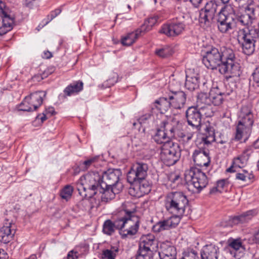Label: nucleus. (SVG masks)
I'll use <instances>...</instances> for the list:
<instances>
[{
    "label": "nucleus",
    "instance_id": "63",
    "mask_svg": "<svg viewBox=\"0 0 259 259\" xmlns=\"http://www.w3.org/2000/svg\"><path fill=\"white\" fill-rule=\"evenodd\" d=\"M202 0H190L193 5L196 7L199 6Z\"/></svg>",
    "mask_w": 259,
    "mask_h": 259
},
{
    "label": "nucleus",
    "instance_id": "23",
    "mask_svg": "<svg viewBox=\"0 0 259 259\" xmlns=\"http://www.w3.org/2000/svg\"><path fill=\"white\" fill-rule=\"evenodd\" d=\"M253 122V115L250 108L246 106H243L240 110L238 123L252 128Z\"/></svg>",
    "mask_w": 259,
    "mask_h": 259
},
{
    "label": "nucleus",
    "instance_id": "47",
    "mask_svg": "<svg viewBox=\"0 0 259 259\" xmlns=\"http://www.w3.org/2000/svg\"><path fill=\"white\" fill-rule=\"evenodd\" d=\"M73 191V189L72 186L67 185L61 190L60 192V196L62 199L68 201L70 199Z\"/></svg>",
    "mask_w": 259,
    "mask_h": 259
},
{
    "label": "nucleus",
    "instance_id": "14",
    "mask_svg": "<svg viewBox=\"0 0 259 259\" xmlns=\"http://www.w3.org/2000/svg\"><path fill=\"white\" fill-rule=\"evenodd\" d=\"M218 6V5L215 1L211 0L207 2L204 9H201L200 12V22L208 25L215 16Z\"/></svg>",
    "mask_w": 259,
    "mask_h": 259
},
{
    "label": "nucleus",
    "instance_id": "50",
    "mask_svg": "<svg viewBox=\"0 0 259 259\" xmlns=\"http://www.w3.org/2000/svg\"><path fill=\"white\" fill-rule=\"evenodd\" d=\"M196 107L198 108L200 113H201V117H210L213 114L210 105H202L196 106Z\"/></svg>",
    "mask_w": 259,
    "mask_h": 259
},
{
    "label": "nucleus",
    "instance_id": "49",
    "mask_svg": "<svg viewBox=\"0 0 259 259\" xmlns=\"http://www.w3.org/2000/svg\"><path fill=\"white\" fill-rule=\"evenodd\" d=\"M76 189L78 191L79 194L82 196V198H88V196L85 192L86 190H88V188H85L84 185V182L83 181H81L80 178L76 183ZM89 197H90V196H89Z\"/></svg>",
    "mask_w": 259,
    "mask_h": 259
},
{
    "label": "nucleus",
    "instance_id": "32",
    "mask_svg": "<svg viewBox=\"0 0 259 259\" xmlns=\"http://www.w3.org/2000/svg\"><path fill=\"white\" fill-rule=\"evenodd\" d=\"M118 224L120 225V214L113 222L110 220L104 222L103 226V233L107 235H111L114 233L115 229L120 231V227H118Z\"/></svg>",
    "mask_w": 259,
    "mask_h": 259
},
{
    "label": "nucleus",
    "instance_id": "39",
    "mask_svg": "<svg viewBox=\"0 0 259 259\" xmlns=\"http://www.w3.org/2000/svg\"><path fill=\"white\" fill-rule=\"evenodd\" d=\"M142 33V32H140V30L139 28L135 32H132L128 33L126 35L122 38V44L124 46H127L132 45L134 42H135L136 40Z\"/></svg>",
    "mask_w": 259,
    "mask_h": 259
},
{
    "label": "nucleus",
    "instance_id": "35",
    "mask_svg": "<svg viewBox=\"0 0 259 259\" xmlns=\"http://www.w3.org/2000/svg\"><path fill=\"white\" fill-rule=\"evenodd\" d=\"M83 89V82L80 81L73 82L66 87L63 91L65 96H71L78 94Z\"/></svg>",
    "mask_w": 259,
    "mask_h": 259
},
{
    "label": "nucleus",
    "instance_id": "19",
    "mask_svg": "<svg viewBox=\"0 0 259 259\" xmlns=\"http://www.w3.org/2000/svg\"><path fill=\"white\" fill-rule=\"evenodd\" d=\"M176 248L169 241L160 243L158 251L160 259H177Z\"/></svg>",
    "mask_w": 259,
    "mask_h": 259
},
{
    "label": "nucleus",
    "instance_id": "25",
    "mask_svg": "<svg viewBox=\"0 0 259 259\" xmlns=\"http://www.w3.org/2000/svg\"><path fill=\"white\" fill-rule=\"evenodd\" d=\"M231 91L229 92H222L220 89L214 88L210 91V99L211 101V105L213 104L214 106H220L226 97L230 95Z\"/></svg>",
    "mask_w": 259,
    "mask_h": 259
},
{
    "label": "nucleus",
    "instance_id": "54",
    "mask_svg": "<svg viewBox=\"0 0 259 259\" xmlns=\"http://www.w3.org/2000/svg\"><path fill=\"white\" fill-rule=\"evenodd\" d=\"M80 255L76 248L72 249L68 252L67 256V259H77Z\"/></svg>",
    "mask_w": 259,
    "mask_h": 259
},
{
    "label": "nucleus",
    "instance_id": "10",
    "mask_svg": "<svg viewBox=\"0 0 259 259\" xmlns=\"http://www.w3.org/2000/svg\"><path fill=\"white\" fill-rule=\"evenodd\" d=\"M148 169L147 163L143 161L135 162L127 174V182L132 184L137 180H142L146 178Z\"/></svg>",
    "mask_w": 259,
    "mask_h": 259
},
{
    "label": "nucleus",
    "instance_id": "28",
    "mask_svg": "<svg viewBox=\"0 0 259 259\" xmlns=\"http://www.w3.org/2000/svg\"><path fill=\"white\" fill-rule=\"evenodd\" d=\"M215 130L209 123L205 124L203 133L202 134L201 141L205 145H209L215 142Z\"/></svg>",
    "mask_w": 259,
    "mask_h": 259
},
{
    "label": "nucleus",
    "instance_id": "37",
    "mask_svg": "<svg viewBox=\"0 0 259 259\" xmlns=\"http://www.w3.org/2000/svg\"><path fill=\"white\" fill-rule=\"evenodd\" d=\"M179 122L172 121V123L169 122H163V128L165 131L167 137L169 140L170 139L175 138L176 137V133L177 131V127H175V124L179 126Z\"/></svg>",
    "mask_w": 259,
    "mask_h": 259
},
{
    "label": "nucleus",
    "instance_id": "34",
    "mask_svg": "<svg viewBox=\"0 0 259 259\" xmlns=\"http://www.w3.org/2000/svg\"><path fill=\"white\" fill-rule=\"evenodd\" d=\"M163 19L164 18H162L158 14H155L153 16L149 18L145 21L143 24L139 28L140 32L145 33L149 31L157 22H161Z\"/></svg>",
    "mask_w": 259,
    "mask_h": 259
},
{
    "label": "nucleus",
    "instance_id": "11",
    "mask_svg": "<svg viewBox=\"0 0 259 259\" xmlns=\"http://www.w3.org/2000/svg\"><path fill=\"white\" fill-rule=\"evenodd\" d=\"M122 172L119 169H109L103 172L101 175L102 188L107 187H114L118 188L119 184H122L119 182L120 177Z\"/></svg>",
    "mask_w": 259,
    "mask_h": 259
},
{
    "label": "nucleus",
    "instance_id": "21",
    "mask_svg": "<svg viewBox=\"0 0 259 259\" xmlns=\"http://www.w3.org/2000/svg\"><path fill=\"white\" fill-rule=\"evenodd\" d=\"M171 107L176 109L184 108L186 102L187 95L183 91H171L168 95Z\"/></svg>",
    "mask_w": 259,
    "mask_h": 259
},
{
    "label": "nucleus",
    "instance_id": "61",
    "mask_svg": "<svg viewBox=\"0 0 259 259\" xmlns=\"http://www.w3.org/2000/svg\"><path fill=\"white\" fill-rule=\"evenodd\" d=\"M8 255L7 253L4 250H0V259H8Z\"/></svg>",
    "mask_w": 259,
    "mask_h": 259
},
{
    "label": "nucleus",
    "instance_id": "62",
    "mask_svg": "<svg viewBox=\"0 0 259 259\" xmlns=\"http://www.w3.org/2000/svg\"><path fill=\"white\" fill-rule=\"evenodd\" d=\"M150 115L149 114L148 115H145L142 117H141L139 119V122L141 124L142 122H144V120H147L148 118L150 117Z\"/></svg>",
    "mask_w": 259,
    "mask_h": 259
},
{
    "label": "nucleus",
    "instance_id": "18",
    "mask_svg": "<svg viewBox=\"0 0 259 259\" xmlns=\"http://www.w3.org/2000/svg\"><path fill=\"white\" fill-rule=\"evenodd\" d=\"M194 163L200 166H207L210 162L208 150L198 147L193 152L192 155Z\"/></svg>",
    "mask_w": 259,
    "mask_h": 259
},
{
    "label": "nucleus",
    "instance_id": "46",
    "mask_svg": "<svg viewBox=\"0 0 259 259\" xmlns=\"http://www.w3.org/2000/svg\"><path fill=\"white\" fill-rule=\"evenodd\" d=\"M252 75V87L256 93H259V66L255 68Z\"/></svg>",
    "mask_w": 259,
    "mask_h": 259
},
{
    "label": "nucleus",
    "instance_id": "55",
    "mask_svg": "<svg viewBox=\"0 0 259 259\" xmlns=\"http://www.w3.org/2000/svg\"><path fill=\"white\" fill-rule=\"evenodd\" d=\"M61 11L62 10L60 8L56 9L54 11H52L48 16V18L49 19V21H50L52 20L54 18L57 17L61 13Z\"/></svg>",
    "mask_w": 259,
    "mask_h": 259
},
{
    "label": "nucleus",
    "instance_id": "6",
    "mask_svg": "<svg viewBox=\"0 0 259 259\" xmlns=\"http://www.w3.org/2000/svg\"><path fill=\"white\" fill-rule=\"evenodd\" d=\"M181 149L178 143L169 142L161 148L160 159L167 166L175 164L180 158Z\"/></svg>",
    "mask_w": 259,
    "mask_h": 259
},
{
    "label": "nucleus",
    "instance_id": "56",
    "mask_svg": "<svg viewBox=\"0 0 259 259\" xmlns=\"http://www.w3.org/2000/svg\"><path fill=\"white\" fill-rule=\"evenodd\" d=\"M169 181L174 184H179L180 182V177L178 175L171 176Z\"/></svg>",
    "mask_w": 259,
    "mask_h": 259
},
{
    "label": "nucleus",
    "instance_id": "30",
    "mask_svg": "<svg viewBox=\"0 0 259 259\" xmlns=\"http://www.w3.org/2000/svg\"><path fill=\"white\" fill-rule=\"evenodd\" d=\"M171 107L169 97H161L156 100L151 105L152 110H157L161 113H164Z\"/></svg>",
    "mask_w": 259,
    "mask_h": 259
},
{
    "label": "nucleus",
    "instance_id": "60",
    "mask_svg": "<svg viewBox=\"0 0 259 259\" xmlns=\"http://www.w3.org/2000/svg\"><path fill=\"white\" fill-rule=\"evenodd\" d=\"M55 113V109L53 107H49L46 110V114H50V115H53Z\"/></svg>",
    "mask_w": 259,
    "mask_h": 259
},
{
    "label": "nucleus",
    "instance_id": "15",
    "mask_svg": "<svg viewBox=\"0 0 259 259\" xmlns=\"http://www.w3.org/2000/svg\"><path fill=\"white\" fill-rule=\"evenodd\" d=\"M101 175L98 172L89 173L80 177V181L84 182L85 188L88 190L97 191L94 192V194L101 187Z\"/></svg>",
    "mask_w": 259,
    "mask_h": 259
},
{
    "label": "nucleus",
    "instance_id": "4",
    "mask_svg": "<svg viewBox=\"0 0 259 259\" xmlns=\"http://www.w3.org/2000/svg\"><path fill=\"white\" fill-rule=\"evenodd\" d=\"M186 181L189 183V188L193 187L194 192H199L208 184V179L204 172L196 167H192L185 173Z\"/></svg>",
    "mask_w": 259,
    "mask_h": 259
},
{
    "label": "nucleus",
    "instance_id": "42",
    "mask_svg": "<svg viewBox=\"0 0 259 259\" xmlns=\"http://www.w3.org/2000/svg\"><path fill=\"white\" fill-rule=\"evenodd\" d=\"M153 252L139 247L136 254V259H152Z\"/></svg>",
    "mask_w": 259,
    "mask_h": 259
},
{
    "label": "nucleus",
    "instance_id": "45",
    "mask_svg": "<svg viewBox=\"0 0 259 259\" xmlns=\"http://www.w3.org/2000/svg\"><path fill=\"white\" fill-rule=\"evenodd\" d=\"M242 52L245 55L250 56L253 54L255 51V44H238Z\"/></svg>",
    "mask_w": 259,
    "mask_h": 259
},
{
    "label": "nucleus",
    "instance_id": "59",
    "mask_svg": "<svg viewBox=\"0 0 259 259\" xmlns=\"http://www.w3.org/2000/svg\"><path fill=\"white\" fill-rule=\"evenodd\" d=\"M192 137H193V134H185L182 140L184 142H188L192 139Z\"/></svg>",
    "mask_w": 259,
    "mask_h": 259
},
{
    "label": "nucleus",
    "instance_id": "1",
    "mask_svg": "<svg viewBox=\"0 0 259 259\" xmlns=\"http://www.w3.org/2000/svg\"><path fill=\"white\" fill-rule=\"evenodd\" d=\"M188 203L189 201L183 192L176 191L168 193L164 204L166 209L173 215L157 223L153 227V230L158 233L175 228L180 223Z\"/></svg>",
    "mask_w": 259,
    "mask_h": 259
},
{
    "label": "nucleus",
    "instance_id": "17",
    "mask_svg": "<svg viewBox=\"0 0 259 259\" xmlns=\"http://www.w3.org/2000/svg\"><path fill=\"white\" fill-rule=\"evenodd\" d=\"M133 187L130 188V192L136 197H141L148 194L151 191V186L146 178L133 182Z\"/></svg>",
    "mask_w": 259,
    "mask_h": 259
},
{
    "label": "nucleus",
    "instance_id": "22",
    "mask_svg": "<svg viewBox=\"0 0 259 259\" xmlns=\"http://www.w3.org/2000/svg\"><path fill=\"white\" fill-rule=\"evenodd\" d=\"M139 247L153 252L158 247V242L153 234L143 235L140 239Z\"/></svg>",
    "mask_w": 259,
    "mask_h": 259
},
{
    "label": "nucleus",
    "instance_id": "41",
    "mask_svg": "<svg viewBox=\"0 0 259 259\" xmlns=\"http://www.w3.org/2000/svg\"><path fill=\"white\" fill-rule=\"evenodd\" d=\"M211 105L210 92L209 94L201 92L197 96V106Z\"/></svg>",
    "mask_w": 259,
    "mask_h": 259
},
{
    "label": "nucleus",
    "instance_id": "57",
    "mask_svg": "<svg viewBox=\"0 0 259 259\" xmlns=\"http://www.w3.org/2000/svg\"><path fill=\"white\" fill-rule=\"evenodd\" d=\"M185 135V134L180 130L179 125L177 126V131L176 133V137L175 138H181L183 139Z\"/></svg>",
    "mask_w": 259,
    "mask_h": 259
},
{
    "label": "nucleus",
    "instance_id": "16",
    "mask_svg": "<svg viewBox=\"0 0 259 259\" xmlns=\"http://www.w3.org/2000/svg\"><path fill=\"white\" fill-rule=\"evenodd\" d=\"M256 35L255 30L245 27L238 30L236 37L238 44H255Z\"/></svg>",
    "mask_w": 259,
    "mask_h": 259
},
{
    "label": "nucleus",
    "instance_id": "33",
    "mask_svg": "<svg viewBox=\"0 0 259 259\" xmlns=\"http://www.w3.org/2000/svg\"><path fill=\"white\" fill-rule=\"evenodd\" d=\"M257 214L255 209L248 210L241 214L235 216L233 218L232 222L234 224H245L249 222Z\"/></svg>",
    "mask_w": 259,
    "mask_h": 259
},
{
    "label": "nucleus",
    "instance_id": "20",
    "mask_svg": "<svg viewBox=\"0 0 259 259\" xmlns=\"http://www.w3.org/2000/svg\"><path fill=\"white\" fill-rule=\"evenodd\" d=\"M186 116L189 125L200 130L202 117L198 108L194 106L189 107L186 110Z\"/></svg>",
    "mask_w": 259,
    "mask_h": 259
},
{
    "label": "nucleus",
    "instance_id": "51",
    "mask_svg": "<svg viewBox=\"0 0 259 259\" xmlns=\"http://www.w3.org/2000/svg\"><path fill=\"white\" fill-rule=\"evenodd\" d=\"M156 54L160 57L165 58L171 55L172 50L169 48H164L157 50L155 51Z\"/></svg>",
    "mask_w": 259,
    "mask_h": 259
},
{
    "label": "nucleus",
    "instance_id": "12",
    "mask_svg": "<svg viewBox=\"0 0 259 259\" xmlns=\"http://www.w3.org/2000/svg\"><path fill=\"white\" fill-rule=\"evenodd\" d=\"M221 60L220 51L215 48H212L207 51L202 59L203 63L208 69L211 70L218 69L219 72L222 63Z\"/></svg>",
    "mask_w": 259,
    "mask_h": 259
},
{
    "label": "nucleus",
    "instance_id": "24",
    "mask_svg": "<svg viewBox=\"0 0 259 259\" xmlns=\"http://www.w3.org/2000/svg\"><path fill=\"white\" fill-rule=\"evenodd\" d=\"M123 185L119 184L118 188L114 187L101 188L98 190V191L102 194L101 200L102 202H108L114 198L115 194H118L122 189Z\"/></svg>",
    "mask_w": 259,
    "mask_h": 259
},
{
    "label": "nucleus",
    "instance_id": "58",
    "mask_svg": "<svg viewBox=\"0 0 259 259\" xmlns=\"http://www.w3.org/2000/svg\"><path fill=\"white\" fill-rule=\"evenodd\" d=\"M52 53L49 51H44L42 56V58L45 59H50L52 57Z\"/></svg>",
    "mask_w": 259,
    "mask_h": 259
},
{
    "label": "nucleus",
    "instance_id": "53",
    "mask_svg": "<svg viewBox=\"0 0 259 259\" xmlns=\"http://www.w3.org/2000/svg\"><path fill=\"white\" fill-rule=\"evenodd\" d=\"M217 185L219 189V192L221 193L228 185V181L227 179H222L217 181Z\"/></svg>",
    "mask_w": 259,
    "mask_h": 259
},
{
    "label": "nucleus",
    "instance_id": "7",
    "mask_svg": "<svg viewBox=\"0 0 259 259\" xmlns=\"http://www.w3.org/2000/svg\"><path fill=\"white\" fill-rule=\"evenodd\" d=\"M46 93L43 91L36 92L26 97L18 106L20 111L32 112L35 111L42 104Z\"/></svg>",
    "mask_w": 259,
    "mask_h": 259
},
{
    "label": "nucleus",
    "instance_id": "64",
    "mask_svg": "<svg viewBox=\"0 0 259 259\" xmlns=\"http://www.w3.org/2000/svg\"><path fill=\"white\" fill-rule=\"evenodd\" d=\"M254 237L255 241L259 244V228L254 234Z\"/></svg>",
    "mask_w": 259,
    "mask_h": 259
},
{
    "label": "nucleus",
    "instance_id": "3",
    "mask_svg": "<svg viewBox=\"0 0 259 259\" xmlns=\"http://www.w3.org/2000/svg\"><path fill=\"white\" fill-rule=\"evenodd\" d=\"M220 53L222 62L220 73L226 75L229 78L239 76L241 74L240 66L235 61L234 51L231 48L223 47L221 49Z\"/></svg>",
    "mask_w": 259,
    "mask_h": 259
},
{
    "label": "nucleus",
    "instance_id": "48",
    "mask_svg": "<svg viewBox=\"0 0 259 259\" xmlns=\"http://www.w3.org/2000/svg\"><path fill=\"white\" fill-rule=\"evenodd\" d=\"M180 259H199V256L196 251L191 249L184 251Z\"/></svg>",
    "mask_w": 259,
    "mask_h": 259
},
{
    "label": "nucleus",
    "instance_id": "52",
    "mask_svg": "<svg viewBox=\"0 0 259 259\" xmlns=\"http://www.w3.org/2000/svg\"><path fill=\"white\" fill-rule=\"evenodd\" d=\"M253 178L252 174H244L241 172L237 173L236 175V179L237 180H241L243 182L247 181V180H251Z\"/></svg>",
    "mask_w": 259,
    "mask_h": 259
},
{
    "label": "nucleus",
    "instance_id": "13",
    "mask_svg": "<svg viewBox=\"0 0 259 259\" xmlns=\"http://www.w3.org/2000/svg\"><path fill=\"white\" fill-rule=\"evenodd\" d=\"M256 5L253 0H248L244 8V12L239 16L238 21L244 26L251 25L256 19L255 11Z\"/></svg>",
    "mask_w": 259,
    "mask_h": 259
},
{
    "label": "nucleus",
    "instance_id": "9",
    "mask_svg": "<svg viewBox=\"0 0 259 259\" xmlns=\"http://www.w3.org/2000/svg\"><path fill=\"white\" fill-rule=\"evenodd\" d=\"M185 29V23L180 18L176 17L163 24L159 30V32L168 37H175L181 35Z\"/></svg>",
    "mask_w": 259,
    "mask_h": 259
},
{
    "label": "nucleus",
    "instance_id": "26",
    "mask_svg": "<svg viewBox=\"0 0 259 259\" xmlns=\"http://www.w3.org/2000/svg\"><path fill=\"white\" fill-rule=\"evenodd\" d=\"M219 248L215 244H210L203 246L201 251V259H218Z\"/></svg>",
    "mask_w": 259,
    "mask_h": 259
},
{
    "label": "nucleus",
    "instance_id": "43",
    "mask_svg": "<svg viewBox=\"0 0 259 259\" xmlns=\"http://www.w3.org/2000/svg\"><path fill=\"white\" fill-rule=\"evenodd\" d=\"M228 246L232 249L238 251L243 249L242 242L240 239L230 238L228 241Z\"/></svg>",
    "mask_w": 259,
    "mask_h": 259
},
{
    "label": "nucleus",
    "instance_id": "38",
    "mask_svg": "<svg viewBox=\"0 0 259 259\" xmlns=\"http://www.w3.org/2000/svg\"><path fill=\"white\" fill-rule=\"evenodd\" d=\"M118 251L117 246H111L110 248L104 249L102 251L100 259H115Z\"/></svg>",
    "mask_w": 259,
    "mask_h": 259
},
{
    "label": "nucleus",
    "instance_id": "8",
    "mask_svg": "<svg viewBox=\"0 0 259 259\" xmlns=\"http://www.w3.org/2000/svg\"><path fill=\"white\" fill-rule=\"evenodd\" d=\"M0 36L11 30L15 24L14 14L6 7V4L0 1Z\"/></svg>",
    "mask_w": 259,
    "mask_h": 259
},
{
    "label": "nucleus",
    "instance_id": "36",
    "mask_svg": "<svg viewBox=\"0 0 259 259\" xmlns=\"http://www.w3.org/2000/svg\"><path fill=\"white\" fill-rule=\"evenodd\" d=\"M251 153L250 147L246 148L241 155L234 159L233 164L239 167H243L246 164Z\"/></svg>",
    "mask_w": 259,
    "mask_h": 259
},
{
    "label": "nucleus",
    "instance_id": "5",
    "mask_svg": "<svg viewBox=\"0 0 259 259\" xmlns=\"http://www.w3.org/2000/svg\"><path fill=\"white\" fill-rule=\"evenodd\" d=\"M236 18L233 7L230 5L224 6L219 13L217 24L219 31L226 33L232 29Z\"/></svg>",
    "mask_w": 259,
    "mask_h": 259
},
{
    "label": "nucleus",
    "instance_id": "29",
    "mask_svg": "<svg viewBox=\"0 0 259 259\" xmlns=\"http://www.w3.org/2000/svg\"><path fill=\"white\" fill-rule=\"evenodd\" d=\"M12 223H5L3 227L0 229V241L4 243H8L10 242L15 233V231L11 229Z\"/></svg>",
    "mask_w": 259,
    "mask_h": 259
},
{
    "label": "nucleus",
    "instance_id": "31",
    "mask_svg": "<svg viewBox=\"0 0 259 259\" xmlns=\"http://www.w3.org/2000/svg\"><path fill=\"white\" fill-rule=\"evenodd\" d=\"M199 77L197 74L186 72V88L190 91L197 89L199 86Z\"/></svg>",
    "mask_w": 259,
    "mask_h": 259
},
{
    "label": "nucleus",
    "instance_id": "2",
    "mask_svg": "<svg viewBox=\"0 0 259 259\" xmlns=\"http://www.w3.org/2000/svg\"><path fill=\"white\" fill-rule=\"evenodd\" d=\"M124 208L120 212L119 234L122 239L131 238L138 232L140 218L135 214V205L131 202L124 204Z\"/></svg>",
    "mask_w": 259,
    "mask_h": 259
},
{
    "label": "nucleus",
    "instance_id": "40",
    "mask_svg": "<svg viewBox=\"0 0 259 259\" xmlns=\"http://www.w3.org/2000/svg\"><path fill=\"white\" fill-rule=\"evenodd\" d=\"M153 140L154 141L158 144H165L169 142H171L168 140L166 134L164 130L158 129L155 135L153 137Z\"/></svg>",
    "mask_w": 259,
    "mask_h": 259
},
{
    "label": "nucleus",
    "instance_id": "27",
    "mask_svg": "<svg viewBox=\"0 0 259 259\" xmlns=\"http://www.w3.org/2000/svg\"><path fill=\"white\" fill-rule=\"evenodd\" d=\"M251 130V128L237 123L233 140L236 141H240L242 140L244 143L246 142L250 135Z\"/></svg>",
    "mask_w": 259,
    "mask_h": 259
},
{
    "label": "nucleus",
    "instance_id": "44",
    "mask_svg": "<svg viewBox=\"0 0 259 259\" xmlns=\"http://www.w3.org/2000/svg\"><path fill=\"white\" fill-rule=\"evenodd\" d=\"M98 161V157H95L89 158L80 164L81 170L85 171L93 166H95Z\"/></svg>",
    "mask_w": 259,
    "mask_h": 259
}]
</instances>
